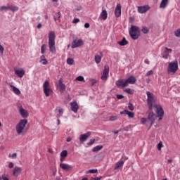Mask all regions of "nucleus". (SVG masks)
Masks as SVG:
<instances>
[{"label": "nucleus", "instance_id": "1", "mask_svg": "<svg viewBox=\"0 0 180 180\" xmlns=\"http://www.w3.org/2000/svg\"><path fill=\"white\" fill-rule=\"evenodd\" d=\"M154 108L156 109V113L154 112H150L148 115V122L150 123V126L149 129L153 126L155 122H160L162 120V118L164 117V110L162 109V107L160 105H155Z\"/></svg>", "mask_w": 180, "mask_h": 180}, {"label": "nucleus", "instance_id": "2", "mask_svg": "<svg viewBox=\"0 0 180 180\" xmlns=\"http://www.w3.org/2000/svg\"><path fill=\"white\" fill-rule=\"evenodd\" d=\"M15 130L18 136H23L27 131V120H20L15 127Z\"/></svg>", "mask_w": 180, "mask_h": 180}, {"label": "nucleus", "instance_id": "3", "mask_svg": "<svg viewBox=\"0 0 180 180\" xmlns=\"http://www.w3.org/2000/svg\"><path fill=\"white\" fill-rule=\"evenodd\" d=\"M49 46L51 53H56V33L51 31L49 34Z\"/></svg>", "mask_w": 180, "mask_h": 180}, {"label": "nucleus", "instance_id": "4", "mask_svg": "<svg viewBox=\"0 0 180 180\" xmlns=\"http://www.w3.org/2000/svg\"><path fill=\"white\" fill-rule=\"evenodd\" d=\"M147 95V104L148 106L149 110H153V108L155 106V96L150 91H146Z\"/></svg>", "mask_w": 180, "mask_h": 180}, {"label": "nucleus", "instance_id": "5", "mask_svg": "<svg viewBox=\"0 0 180 180\" xmlns=\"http://www.w3.org/2000/svg\"><path fill=\"white\" fill-rule=\"evenodd\" d=\"M178 71V60H175L169 63L167 67V74L169 75H174Z\"/></svg>", "mask_w": 180, "mask_h": 180}, {"label": "nucleus", "instance_id": "6", "mask_svg": "<svg viewBox=\"0 0 180 180\" xmlns=\"http://www.w3.org/2000/svg\"><path fill=\"white\" fill-rule=\"evenodd\" d=\"M129 34L133 40H137L140 37V28L136 25H131Z\"/></svg>", "mask_w": 180, "mask_h": 180}, {"label": "nucleus", "instance_id": "7", "mask_svg": "<svg viewBox=\"0 0 180 180\" xmlns=\"http://www.w3.org/2000/svg\"><path fill=\"white\" fill-rule=\"evenodd\" d=\"M43 91L46 97L50 96V95H53V89L50 87V82L47 80L43 84Z\"/></svg>", "mask_w": 180, "mask_h": 180}, {"label": "nucleus", "instance_id": "8", "mask_svg": "<svg viewBox=\"0 0 180 180\" xmlns=\"http://www.w3.org/2000/svg\"><path fill=\"white\" fill-rule=\"evenodd\" d=\"M108 77H109V66L105 65L101 79L103 81H106V79H108Z\"/></svg>", "mask_w": 180, "mask_h": 180}, {"label": "nucleus", "instance_id": "9", "mask_svg": "<svg viewBox=\"0 0 180 180\" xmlns=\"http://www.w3.org/2000/svg\"><path fill=\"white\" fill-rule=\"evenodd\" d=\"M84 46V41L82 39H75L72 43V49H77Z\"/></svg>", "mask_w": 180, "mask_h": 180}, {"label": "nucleus", "instance_id": "10", "mask_svg": "<svg viewBox=\"0 0 180 180\" xmlns=\"http://www.w3.org/2000/svg\"><path fill=\"white\" fill-rule=\"evenodd\" d=\"M115 15L116 18H120L122 16V5L120 4H117L115 7Z\"/></svg>", "mask_w": 180, "mask_h": 180}, {"label": "nucleus", "instance_id": "11", "mask_svg": "<svg viewBox=\"0 0 180 180\" xmlns=\"http://www.w3.org/2000/svg\"><path fill=\"white\" fill-rule=\"evenodd\" d=\"M14 72L15 74V75H18L19 77V78H23V76L25 75V70L22 69V68H14Z\"/></svg>", "mask_w": 180, "mask_h": 180}, {"label": "nucleus", "instance_id": "12", "mask_svg": "<svg viewBox=\"0 0 180 180\" xmlns=\"http://www.w3.org/2000/svg\"><path fill=\"white\" fill-rule=\"evenodd\" d=\"M115 84L117 85V86H118V88H125V86H127V84L126 83V80L124 79L117 80L115 82Z\"/></svg>", "mask_w": 180, "mask_h": 180}, {"label": "nucleus", "instance_id": "13", "mask_svg": "<svg viewBox=\"0 0 180 180\" xmlns=\"http://www.w3.org/2000/svg\"><path fill=\"white\" fill-rule=\"evenodd\" d=\"M60 167L64 171H71V169L73 168L72 165H70L67 163H60Z\"/></svg>", "mask_w": 180, "mask_h": 180}, {"label": "nucleus", "instance_id": "14", "mask_svg": "<svg viewBox=\"0 0 180 180\" xmlns=\"http://www.w3.org/2000/svg\"><path fill=\"white\" fill-rule=\"evenodd\" d=\"M150 9V6H138V12L139 13H146L147 11Z\"/></svg>", "mask_w": 180, "mask_h": 180}, {"label": "nucleus", "instance_id": "15", "mask_svg": "<svg viewBox=\"0 0 180 180\" xmlns=\"http://www.w3.org/2000/svg\"><path fill=\"white\" fill-rule=\"evenodd\" d=\"M22 171H23V169L22 167H15L13 172V175L14 176H19L20 174H22Z\"/></svg>", "mask_w": 180, "mask_h": 180}, {"label": "nucleus", "instance_id": "16", "mask_svg": "<svg viewBox=\"0 0 180 180\" xmlns=\"http://www.w3.org/2000/svg\"><path fill=\"white\" fill-rule=\"evenodd\" d=\"M136 81L137 80L136 79V77H134V76H130L128 79L125 80V82L127 83V86L129 85V84L130 85H134V84H136Z\"/></svg>", "mask_w": 180, "mask_h": 180}, {"label": "nucleus", "instance_id": "17", "mask_svg": "<svg viewBox=\"0 0 180 180\" xmlns=\"http://www.w3.org/2000/svg\"><path fill=\"white\" fill-rule=\"evenodd\" d=\"M89 136H91V132H87L84 134H81L79 136V141H81L82 143H84V141H86Z\"/></svg>", "mask_w": 180, "mask_h": 180}, {"label": "nucleus", "instance_id": "18", "mask_svg": "<svg viewBox=\"0 0 180 180\" xmlns=\"http://www.w3.org/2000/svg\"><path fill=\"white\" fill-rule=\"evenodd\" d=\"M20 115H21L22 117H24V119H26L29 116V112L27 110H25L22 107L19 108Z\"/></svg>", "mask_w": 180, "mask_h": 180}, {"label": "nucleus", "instance_id": "19", "mask_svg": "<svg viewBox=\"0 0 180 180\" xmlns=\"http://www.w3.org/2000/svg\"><path fill=\"white\" fill-rule=\"evenodd\" d=\"M99 19H102L103 20H106V19H108V11H106V10H102L99 15Z\"/></svg>", "mask_w": 180, "mask_h": 180}, {"label": "nucleus", "instance_id": "20", "mask_svg": "<svg viewBox=\"0 0 180 180\" xmlns=\"http://www.w3.org/2000/svg\"><path fill=\"white\" fill-rule=\"evenodd\" d=\"M70 106H71V110H72V112H74V113H77L78 112V103H77V102H72L70 103Z\"/></svg>", "mask_w": 180, "mask_h": 180}, {"label": "nucleus", "instance_id": "21", "mask_svg": "<svg viewBox=\"0 0 180 180\" xmlns=\"http://www.w3.org/2000/svg\"><path fill=\"white\" fill-rule=\"evenodd\" d=\"M123 165H124V161L123 160H120L118 161L116 165H115V167L114 168V169H119L120 168H123Z\"/></svg>", "mask_w": 180, "mask_h": 180}, {"label": "nucleus", "instance_id": "22", "mask_svg": "<svg viewBox=\"0 0 180 180\" xmlns=\"http://www.w3.org/2000/svg\"><path fill=\"white\" fill-rule=\"evenodd\" d=\"M58 84H59V89L60 92H64V91H65V84L63 83V80L61 79H59Z\"/></svg>", "mask_w": 180, "mask_h": 180}, {"label": "nucleus", "instance_id": "23", "mask_svg": "<svg viewBox=\"0 0 180 180\" xmlns=\"http://www.w3.org/2000/svg\"><path fill=\"white\" fill-rule=\"evenodd\" d=\"M11 88H12L13 89V92H14V94H15V95H20V90H19V89H18L17 87H15V86L10 84Z\"/></svg>", "mask_w": 180, "mask_h": 180}, {"label": "nucleus", "instance_id": "24", "mask_svg": "<svg viewBox=\"0 0 180 180\" xmlns=\"http://www.w3.org/2000/svg\"><path fill=\"white\" fill-rule=\"evenodd\" d=\"M40 63H41L43 65H47V64H49V62L46 59V56H44V55H42L40 57Z\"/></svg>", "mask_w": 180, "mask_h": 180}, {"label": "nucleus", "instance_id": "25", "mask_svg": "<svg viewBox=\"0 0 180 180\" xmlns=\"http://www.w3.org/2000/svg\"><path fill=\"white\" fill-rule=\"evenodd\" d=\"M167 5H168V0H162L160 8L165 9V8H167Z\"/></svg>", "mask_w": 180, "mask_h": 180}, {"label": "nucleus", "instance_id": "26", "mask_svg": "<svg viewBox=\"0 0 180 180\" xmlns=\"http://www.w3.org/2000/svg\"><path fill=\"white\" fill-rule=\"evenodd\" d=\"M118 44L120 46H126L127 44H129V41L124 37L122 41H118Z\"/></svg>", "mask_w": 180, "mask_h": 180}, {"label": "nucleus", "instance_id": "27", "mask_svg": "<svg viewBox=\"0 0 180 180\" xmlns=\"http://www.w3.org/2000/svg\"><path fill=\"white\" fill-rule=\"evenodd\" d=\"M101 56H100L99 55L95 56L94 57V60L96 63V64H99V63H101V61L102 60V53H101Z\"/></svg>", "mask_w": 180, "mask_h": 180}, {"label": "nucleus", "instance_id": "28", "mask_svg": "<svg viewBox=\"0 0 180 180\" xmlns=\"http://www.w3.org/2000/svg\"><path fill=\"white\" fill-rule=\"evenodd\" d=\"M102 148H103V146H97L92 149V151L93 153H98V151H101Z\"/></svg>", "mask_w": 180, "mask_h": 180}, {"label": "nucleus", "instance_id": "29", "mask_svg": "<svg viewBox=\"0 0 180 180\" xmlns=\"http://www.w3.org/2000/svg\"><path fill=\"white\" fill-rule=\"evenodd\" d=\"M4 11H11V7L6 6L0 7V12H4Z\"/></svg>", "mask_w": 180, "mask_h": 180}, {"label": "nucleus", "instance_id": "30", "mask_svg": "<svg viewBox=\"0 0 180 180\" xmlns=\"http://www.w3.org/2000/svg\"><path fill=\"white\" fill-rule=\"evenodd\" d=\"M98 173V169H92L86 172V174H96Z\"/></svg>", "mask_w": 180, "mask_h": 180}, {"label": "nucleus", "instance_id": "31", "mask_svg": "<svg viewBox=\"0 0 180 180\" xmlns=\"http://www.w3.org/2000/svg\"><path fill=\"white\" fill-rule=\"evenodd\" d=\"M56 17H54L53 19L55 20V22H57V20H58V19H60L61 18V13L58 12L56 13Z\"/></svg>", "mask_w": 180, "mask_h": 180}, {"label": "nucleus", "instance_id": "32", "mask_svg": "<svg viewBox=\"0 0 180 180\" xmlns=\"http://www.w3.org/2000/svg\"><path fill=\"white\" fill-rule=\"evenodd\" d=\"M67 64H68L69 65H72V64H74V59L68 58L67 59Z\"/></svg>", "mask_w": 180, "mask_h": 180}, {"label": "nucleus", "instance_id": "33", "mask_svg": "<svg viewBox=\"0 0 180 180\" xmlns=\"http://www.w3.org/2000/svg\"><path fill=\"white\" fill-rule=\"evenodd\" d=\"M126 112H127V115H128V117H130L131 119H132V117H134V112H130L129 110Z\"/></svg>", "mask_w": 180, "mask_h": 180}, {"label": "nucleus", "instance_id": "34", "mask_svg": "<svg viewBox=\"0 0 180 180\" xmlns=\"http://www.w3.org/2000/svg\"><path fill=\"white\" fill-rule=\"evenodd\" d=\"M67 155H68V152H67L66 150H63V151L60 153V157L66 158Z\"/></svg>", "mask_w": 180, "mask_h": 180}, {"label": "nucleus", "instance_id": "35", "mask_svg": "<svg viewBox=\"0 0 180 180\" xmlns=\"http://www.w3.org/2000/svg\"><path fill=\"white\" fill-rule=\"evenodd\" d=\"M169 56V53H168L167 51H165L162 55V58H165V60H167Z\"/></svg>", "mask_w": 180, "mask_h": 180}, {"label": "nucleus", "instance_id": "36", "mask_svg": "<svg viewBox=\"0 0 180 180\" xmlns=\"http://www.w3.org/2000/svg\"><path fill=\"white\" fill-rule=\"evenodd\" d=\"M76 81H79L80 82H85V79L82 76H79L76 78Z\"/></svg>", "mask_w": 180, "mask_h": 180}, {"label": "nucleus", "instance_id": "37", "mask_svg": "<svg viewBox=\"0 0 180 180\" xmlns=\"http://www.w3.org/2000/svg\"><path fill=\"white\" fill-rule=\"evenodd\" d=\"M117 119H119V117L115 115V116L110 117L109 120H110V122H115V121L117 120Z\"/></svg>", "mask_w": 180, "mask_h": 180}, {"label": "nucleus", "instance_id": "38", "mask_svg": "<svg viewBox=\"0 0 180 180\" xmlns=\"http://www.w3.org/2000/svg\"><path fill=\"white\" fill-rule=\"evenodd\" d=\"M41 54H44V53H46V44H42L41 46Z\"/></svg>", "mask_w": 180, "mask_h": 180}, {"label": "nucleus", "instance_id": "39", "mask_svg": "<svg viewBox=\"0 0 180 180\" xmlns=\"http://www.w3.org/2000/svg\"><path fill=\"white\" fill-rule=\"evenodd\" d=\"M58 112H59V115H57V117H60L63 116V113L64 112V110H63V108H59Z\"/></svg>", "mask_w": 180, "mask_h": 180}, {"label": "nucleus", "instance_id": "40", "mask_svg": "<svg viewBox=\"0 0 180 180\" xmlns=\"http://www.w3.org/2000/svg\"><path fill=\"white\" fill-rule=\"evenodd\" d=\"M141 32H143L144 34H147V33H148V28H147L146 27H143L141 29Z\"/></svg>", "mask_w": 180, "mask_h": 180}, {"label": "nucleus", "instance_id": "41", "mask_svg": "<svg viewBox=\"0 0 180 180\" xmlns=\"http://www.w3.org/2000/svg\"><path fill=\"white\" fill-rule=\"evenodd\" d=\"M10 11L12 12H16L17 11H19V7L18 6H13L12 8L10 7Z\"/></svg>", "mask_w": 180, "mask_h": 180}, {"label": "nucleus", "instance_id": "42", "mask_svg": "<svg viewBox=\"0 0 180 180\" xmlns=\"http://www.w3.org/2000/svg\"><path fill=\"white\" fill-rule=\"evenodd\" d=\"M124 92H127V94H129V95H131L133 94V90L131 89H125Z\"/></svg>", "mask_w": 180, "mask_h": 180}, {"label": "nucleus", "instance_id": "43", "mask_svg": "<svg viewBox=\"0 0 180 180\" xmlns=\"http://www.w3.org/2000/svg\"><path fill=\"white\" fill-rule=\"evenodd\" d=\"M128 108L129 109V110H131V111L134 110V106L131 103H129Z\"/></svg>", "mask_w": 180, "mask_h": 180}, {"label": "nucleus", "instance_id": "44", "mask_svg": "<svg viewBox=\"0 0 180 180\" xmlns=\"http://www.w3.org/2000/svg\"><path fill=\"white\" fill-rule=\"evenodd\" d=\"M154 74V71L153 70H149L145 75V77H150V75H153Z\"/></svg>", "mask_w": 180, "mask_h": 180}, {"label": "nucleus", "instance_id": "45", "mask_svg": "<svg viewBox=\"0 0 180 180\" xmlns=\"http://www.w3.org/2000/svg\"><path fill=\"white\" fill-rule=\"evenodd\" d=\"M174 34L176 37H180V29H178L174 32Z\"/></svg>", "mask_w": 180, "mask_h": 180}, {"label": "nucleus", "instance_id": "46", "mask_svg": "<svg viewBox=\"0 0 180 180\" xmlns=\"http://www.w3.org/2000/svg\"><path fill=\"white\" fill-rule=\"evenodd\" d=\"M56 174H57V168L54 167L53 169H52V175L53 176H56Z\"/></svg>", "mask_w": 180, "mask_h": 180}, {"label": "nucleus", "instance_id": "47", "mask_svg": "<svg viewBox=\"0 0 180 180\" xmlns=\"http://www.w3.org/2000/svg\"><path fill=\"white\" fill-rule=\"evenodd\" d=\"M4 50H5L4 46H2V45H0V56H4Z\"/></svg>", "mask_w": 180, "mask_h": 180}, {"label": "nucleus", "instance_id": "48", "mask_svg": "<svg viewBox=\"0 0 180 180\" xmlns=\"http://www.w3.org/2000/svg\"><path fill=\"white\" fill-rule=\"evenodd\" d=\"M162 142H160L158 144V150H159V151H161V148H162Z\"/></svg>", "mask_w": 180, "mask_h": 180}, {"label": "nucleus", "instance_id": "49", "mask_svg": "<svg viewBox=\"0 0 180 180\" xmlns=\"http://www.w3.org/2000/svg\"><path fill=\"white\" fill-rule=\"evenodd\" d=\"M95 143V139H91L89 142L87 143L88 146H92Z\"/></svg>", "mask_w": 180, "mask_h": 180}, {"label": "nucleus", "instance_id": "50", "mask_svg": "<svg viewBox=\"0 0 180 180\" xmlns=\"http://www.w3.org/2000/svg\"><path fill=\"white\" fill-rule=\"evenodd\" d=\"M141 122L142 124H144V123H146V122H148V120H147V118H141Z\"/></svg>", "mask_w": 180, "mask_h": 180}, {"label": "nucleus", "instance_id": "51", "mask_svg": "<svg viewBox=\"0 0 180 180\" xmlns=\"http://www.w3.org/2000/svg\"><path fill=\"white\" fill-rule=\"evenodd\" d=\"M79 18H74L72 20V23H79Z\"/></svg>", "mask_w": 180, "mask_h": 180}, {"label": "nucleus", "instance_id": "52", "mask_svg": "<svg viewBox=\"0 0 180 180\" xmlns=\"http://www.w3.org/2000/svg\"><path fill=\"white\" fill-rule=\"evenodd\" d=\"M117 98L118 99H123L124 98V96L123 95H122V94H117Z\"/></svg>", "mask_w": 180, "mask_h": 180}, {"label": "nucleus", "instance_id": "53", "mask_svg": "<svg viewBox=\"0 0 180 180\" xmlns=\"http://www.w3.org/2000/svg\"><path fill=\"white\" fill-rule=\"evenodd\" d=\"M90 81H91L92 86H94V85H95V84H96V82H97V81L94 79H91Z\"/></svg>", "mask_w": 180, "mask_h": 180}, {"label": "nucleus", "instance_id": "54", "mask_svg": "<svg viewBox=\"0 0 180 180\" xmlns=\"http://www.w3.org/2000/svg\"><path fill=\"white\" fill-rule=\"evenodd\" d=\"M165 51L167 52V53H172V49H168V48H165Z\"/></svg>", "mask_w": 180, "mask_h": 180}, {"label": "nucleus", "instance_id": "55", "mask_svg": "<svg viewBox=\"0 0 180 180\" xmlns=\"http://www.w3.org/2000/svg\"><path fill=\"white\" fill-rule=\"evenodd\" d=\"M13 162H11L9 164H8V168H13Z\"/></svg>", "mask_w": 180, "mask_h": 180}, {"label": "nucleus", "instance_id": "56", "mask_svg": "<svg viewBox=\"0 0 180 180\" xmlns=\"http://www.w3.org/2000/svg\"><path fill=\"white\" fill-rule=\"evenodd\" d=\"M89 26H90V25H89V23H88V22H86V23L84 24V27H85L86 29L89 28Z\"/></svg>", "mask_w": 180, "mask_h": 180}, {"label": "nucleus", "instance_id": "57", "mask_svg": "<svg viewBox=\"0 0 180 180\" xmlns=\"http://www.w3.org/2000/svg\"><path fill=\"white\" fill-rule=\"evenodd\" d=\"M127 110H124V111L120 112V115H127Z\"/></svg>", "mask_w": 180, "mask_h": 180}, {"label": "nucleus", "instance_id": "58", "mask_svg": "<svg viewBox=\"0 0 180 180\" xmlns=\"http://www.w3.org/2000/svg\"><path fill=\"white\" fill-rule=\"evenodd\" d=\"M16 157H17V154H16V153H13V154L11 155V158H13V159L16 158Z\"/></svg>", "mask_w": 180, "mask_h": 180}, {"label": "nucleus", "instance_id": "59", "mask_svg": "<svg viewBox=\"0 0 180 180\" xmlns=\"http://www.w3.org/2000/svg\"><path fill=\"white\" fill-rule=\"evenodd\" d=\"M65 160V158L60 157V162H64Z\"/></svg>", "mask_w": 180, "mask_h": 180}, {"label": "nucleus", "instance_id": "60", "mask_svg": "<svg viewBox=\"0 0 180 180\" xmlns=\"http://www.w3.org/2000/svg\"><path fill=\"white\" fill-rule=\"evenodd\" d=\"M144 63L145 64H148V65H150V60L148 59H145Z\"/></svg>", "mask_w": 180, "mask_h": 180}, {"label": "nucleus", "instance_id": "61", "mask_svg": "<svg viewBox=\"0 0 180 180\" xmlns=\"http://www.w3.org/2000/svg\"><path fill=\"white\" fill-rule=\"evenodd\" d=\"M71 140H72V139L71 137H68L67 139H66V141L68 143H70V141H71Z\"/></svg>", "mask_w": 180, "mask_h": 180}, {"label": "nucleus", "instance_id": "62", "mask_svg": "<svg viewBox=\"0 0 180 180\" xmlns=\"http://www.w3.org/2000/svg\"><path fill=\"white\" fill-rule=\"evenodd\" d=\"M101 178H102V177L101 176H100V177H94V178L92 179V180H100Z\"/></svg>", "mask_w": 180, "mask_h": 180}, {"label": "nucleus", "instance_id": "63", "mask_svg": "<svg viewBox=\"0 0 180 180\" xmlns=\"http://www.w3.org/2000/svg\"><path fill=\"white\" fill-rule=\"evenodd\" d=\"M41 27H42L41 23H39L37 25V29H41Z\"/></svg>", "mask_w": 180, "mask_h": 180}, {"label": "nucleus", "instance_id": "64", "mask_svg": "<svg viewBox=\"0 0 180 180\" xmlns=\"http://www.w3.org/2000/svg\"><path fill=\"white\" fill-rule=\"evenodd\" d=\"M48 151H49V153H50V154H53V149L49 148Z\"/></svg>", "mask_w": 180, "mask_h": 180}]
</instances>
